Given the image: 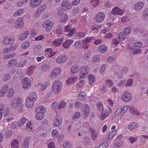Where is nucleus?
<instances>
[{"label":"nucleus","instance_id":"774afa93","mask_svg":"<svg viewBox=\"0 0 148 148\" xmlns=\"http://www.w3.org/2000/svg\"><path fill=\"white\" fill-rule=\"evenodd\" d=\"M91 133L92 139L95 140L97 136V133L93 130Z\"/></svg>","mask_w":148,"mask_h":148},{"label":"nucleus","instance_id":"ea45409f","mask_svg":"<svg viewBox=\"0 0 148 148\" xmlns=\"http://www.w3.org/2000/svg\"><path fill=\"white\" fill-rule=\"evenodd\" d=\"M45 52L47 53V54L49 53L50 56L49 57V58L51 57L56 54L55 52H53V50L51 48H48L46 50Z\"/></svg>","mask_w":148,"mask_h":148},{"label":"nucleus","instance_id":"6ab92c4d","mask_svg":"<svg viewBox=\"0 0 148 148\" xmlns=\"http://www.w3.org/2000/svg\"><path fill=\"white\" fill-rule=\"evenodd\" d=\"M144 4V3L142 2L137 3L134 5V10L136 11H139L141 10L143 7Z\"/></svg>","mask_w":148,"mask_h":148},{"label":"nucleus","instance_id":"ddd939ff","mask_svg":"<svg viewBox=\"0 0 148 148\" xmlns=\"http://www.w3.org/2000/svg\"><path fill=\"white\" fill-rule=\"evenodd\" d=\"M24 25L23 18L21 17L17 19L15 23V26L16 28L19 29L22 28Z\"/></svg>","mask_w":148,"mask_h":148},{"label":"nucleus","instance_id":"473e14b6","mask_svg":"<svg viewBox=\"0 0 148 148\" xmlns=\"http://www.w3.org/2000/svg\"><path fill=\"white\" fill-rule=\"evenodd\" d=\"M142 18L145 20L148 19V8H147L144 10L143 12L142 16Z\"/></svg>","mask_w":148,"mask_h":148},{"label":"nucleus","instance_id":"2f4dec72","mask_svg":"<svg viewBox=\"0 0 148 148\" xmlns=\"http://www.w3.org/2000/svg\"><path fill=\"white\" fill-rule=\"evenodd\" d=\"M27 61L25 60L19 61L17 62L16 67L18 68H21L24 66L26 63Z\"/></svg>","mask_w":148,"mask_h":148},{"label":"nucleus","instance_id":"c85d7f7f","mask_svg":"<svg viewBox=\"0 0 148 148\" xmlns=\"http://www.w3.org/2000/svg\"><path fill=\"white\" fill-rule=\"evenodd\" d=\"M46 111L45 107L42 106H40L37 107L35 110L36 112L45 113Z\"/></svg>","mask_w":148,"mask_h":148},{"label":"nucleus","instance_id":"79ce46f5","mask_svg":"<svg viewBox=\"0 0 148 148\" xmlns=\"http://www.w3.org/2000/svg\"><path fill=\"white\" fill-rule=\"evenodd\" d=\"M27 119L23 117L20 120L19 122L18 125L19 126H23L24 124L27 121Z\"/></svg>","mask_w":148,"mask_h":148},{"label":"nucleus","instance_id":"c03bdc74","mask_svg":"<svg viewBox=\"0 0 148 148\" xmlns=\"http://www.w3.org/2000/svg\"><path fill=\"white\" fill-rule=\"evenodd\" d=\"M46 8V5L45 4H43L41 5L38 8V11L43 13Z\"/></svg>","mask_w":148,"mask_h":148},{"label":"nucleus","instance_id":"13d9d810","mask_svg":"<svg viewBox=\"0 0 148 148\" xmlns=\"http://www.w3.org/2000/svg\"><path fill=\"white\" fill-rule=\"evenodd\" d=\"M116 130H114L111 131L109 134L108 138L109 139H112L113 136L116 134Z\"/></svg>","mask_w":148,"mask_h":148},{"label":"nucleus","instance_id":"f3484780","mask_svg":"<svg viewBox=\"0 0 148 148\" xmlns=\"http://www.w3.org/2000/svg\"><path fill=\"white\" fill-rule=\"evenodd\" d=\"M42 0H31L30 5L33 8H36L38 7L42 2Z\"/></svg>","mask_w":148,"mask_h":148},{"label":"nucleus","instance_id":"0e129e2a","mask_svg":"<svg viewBox=\"0 0 148 148\" xmlns=\"http://www.w3.org/2000/svg\"><path fill=\"white\" fill-rule=\"evenodd\" d=\"M85 82V81L84 79L81 80L77 84L76 86L77 87H79L81 88L82 87Z\"/></svg>","mask_w":148,"mask_h":148},{"label":"nucleus","instance_id":"de8ad7c7","mask_svg":"<svg viewBox=\"0 0 148 148\" xmlns=\"http://www.w3.org/2000/svg\"><path fill=\"white\" fill-rule=\"evenodd\" d=\"M126 35L125 34V33L123 32H121L119 34V38L121 40H124L125 39Z\"/></svg>","mask_w":148,"mask_h":148},{"label":"nucleus","instance_id":"603ef678","mask_svg":"<svg viewBox=\"0 0 148 148\" xmlns=\"http://www.w3.org/2000/svg\"><path fill=\"white\" fill-rule=\"evenodd\" d=\"M76 29L74 27H72L69 32V33L67 35L69 37H71L76 32Z\"/></svg>","mask_w":148,"mask_h":148},{"label":"nucleus","instance_id":"a18cd8bd","mask_svg":"<svg viewBox=\"0 0 148 148\" xmlns=\"http://www.w3.org/2000/svg\"><path fill=\"white\" fill-rule=\"evenodd\" d=\"M14 93V91L12 88H10L8 90L7 95L8 97H11L13 96Z\"/></svg>","mask_w":148,"mask_h":148},{"label":"nucleus","instance_id":"052dcab7","mask_svg":"<svg viewBox=\"0 0 148 148\" xmlns=\"http://www.w3.org/2000/svg\"><path fill=\"white\" fill-rule=\"evenodd\" d=\"M11 77V75L9 74H7L4 75L3 77V81L4 82L6 81L9 80Z\"/></svg>","mask_w":148,"mask_h":148},{"label":"nucleus","instance_id":"f03ea898","mask_svg":"<svg viewBox=\"0 0 148 148\" xmlns=\"http://www.w3.org/2000/svg\"><path fill=\"white\" fill-rule=\"evenodd\" d=\"M62 88V83L59 80H56L53 83L52 90L55 94H58L60 92Z\"/></svg>","mask_w":148,"mask_h":148},{"label":"nucleus","instance_id":"39448f33","mask_svg":"<svg viewBox=\"0 0 148 148\" xmlns=\"http://www.w3.org/2000/svg\"><path fill=\"white\" fill-rule=\"evenodd\" d=\"M142 45L140 42H137L134 43L132 46L131 50L133 51L134 54H136L141 53V50L139 49Z\"/></svg>","mask_w":148,"mask_h":148},{"label":"nucleus","instance_id":"2eb2a0df","mask_svg":"<svg viewBox=\"0 0 148 148\" xmlns=\"http://www.w3.org/2000/svg\"><path fill=\"white\" fill-rule=\"evenodd\" d=\"M105 16V14L103 12H98L96 16V21L99 23L102 22L104 20Z\"/></svg>","mask_w":148,"mask_h":148},{"label":"nucleus","instance_id":"bb28decb","mask_svg":"<svg viewBox=\"0 0 148 148\" xmlns=\"http://www.w3.org/2000/svg\"><path fill=\"white\" fill-rule=\"evenodd\" d=\"M77 79L76 77H70L66 80V84L68 85L72 84L76 82Z\"/></svg>","mask_w":148,"mask_h":148},{"label":"nucleus","instance_id":"7ed1b4c3","mask_svg":"<svg viewBox=\"0 0 148 148\" xmlns=\"http://www.w3.org/2000/svg\"><path fill=\"white\" fill-rule=\"evenodd\" d=\"M17 106L21 107L23 106V100L19 98H12L11 102V107L12 108H15Z\"/></svg>","mask_w":148,"mask_h":148},{"label":"nucleus","instance_id":"423d86ee","mask_svg":"<svg viewBox=\"0 0 148 148\" xmlns=\"http://www.w3.org/2000/svg\"><path fill=\"white\" fill-rule=\"evenodd\" d=\"M61 69L59 67H56L52 70L49 75V77L51 79H54L60 73Z\"/></svg>","mask_w":148,"mask_h":148},{"label":"nucleus","instance_id":"f704fd0d","mask_svg":"<svg viewBox=\"0 0 148 148\" xmlns=\"http://www.w3.org/2000/svg\"><path fill=\"white\" fill-rule=\"evenodd\" d=\"M29 138H26L23 142V147L24 148H28L29 145Z\"/></svg>","mask_w":148,"mask_h":148},{"label":"nucleus","instance_id":"c9c22d12","mask_svg":"<svg viewBox=\"0 0 148 148\" xmlns=\"http://www.w3.org/2000/svg\"><path fill=\"white\" fill-rule=\"evenodd\" d=\"M138 127V124L136 122H132L129 124L128 126V129L131 130L134 129Z\"/></svg>","mask_w":148,"mask_h":148},{"label":"nucleus","instance_id":"e433bc0d","mask_svg":"<svg viewBox=\"0 0 148 148\" xmlns=\"http://www.w3.org/2000/svg\"><path fill=\"white\" fill-rule=\"evenodd\" d=\"M36 113V118L38 120H40L43 118L44 116V113L42 112Z\"/></svg>","mask_w":148,"mask_h":148},{"label":"nucleus","instance_id":"b1692460","mask_svg":"<svg viewBox=\"0 0 148 148\" xmlns=\"http://www.w3.org/2000/svg\"><path fill=\"white\" fill-rule=\"evenodd\" d=\"M29 32L28 31H25V32L18 36V39L20 40H23L29 36Z\"/></svg>","mask_w":148,"mask_h":148},{"label":"nucleus","instance_id":"a19ab883","mask_svg":"<svg viewBox=\"0 0 148 148\" xmlns=\"http://www.w3.org/2000/svg\"><path fill=\"white\" fill-rule=\"evenodd\" d=\"M24 10L22 9H21L16 11L14 14L15 16H19L22 14L24 12Z\"/></svg>","mask_w":148,"mask_h":148},{"label":"nucleus","instance_id":"4d7b16f0","mask_svg":"<svg viewBox=\"0 0 148 148\" xmlns=\"http://www.w3.org/2000/svg\"><path fill=\"white\" fill-rule=\"evenodd\" d=\"M131 31V27H127L124 29L123 32L126 36H127L129 34Z\"/></svg>","mask_w":148,"mask_h":148},{"label":"nucleus","instance_id":"09e8293b","mask_svg":"<svg viewBox=\"0 0 148 148\" xmlns=\"http://www.w3.org/2000/svg\"><path fill=\"white\" fill-rule=\"evenodd\" d=\"M68 19V16L65 14H63V15L60 18V21L62 23H64L67 21Z\"/></svg>","mask_w":148,"mask_h":148},{"label":"nucleus","instance_id":"a878e982","mask_svg":"<svg viewBox=\"0 0 148 148\" xmlns=\"http://www.w3.org/2000/svg\"><path fill=\"white\" fill-rule=\"evenodd\" d=\"M98 50L100 53H104L107 50V46L105 45H101L98 47Z\"/></svg>","mask_w":148,"mask_h":148},{"label":"nucleus","instance_id":"3c124183","mask_svg":"<svg viewBox=\"0 0 148 148\" xmlns=\"http://www.w3.org/2000/svg\"><path fill=\"white\" fill-rule=\"evenodd\" d=\"M30 45L29 42L27 41L24 42L21 45V47L22 48L24 49L27 48Z\"/></svg>","mask_w":148,"mask_h":148},{"label":"nucleus","instance_id":"9d476101","mask_svg":"<svg viewBox=\"0 0 148 148\" xmlns=\"http://www.w3.org/2000/svg\"><path fill=\"white\" fill-rule=\"evenodd\" d=\"M22 84L24 88L28 89L31 85V82L28 77H26L22 80Z\"/></svg>","mask_w":148,"mask_h":148},{"label":"nucleus","instance_id":"69168bd1","mask_svg":"<svg viewBox=\"0 0 148 148\" xmlns=\"http://www.w3.org/2000/svg\"><path fill=\"white\" fill-rule=\"evenodd\" d=\"M79 95V97L82 99L85 98L87 96L86 93L84 92H80Z\"/></svg>","mask_w":148,"mask_h":148},{"label":"nucleus","instance_id":"e2e57ef3","mask_svg":"<svg viewBox=\"0 0 148 148\" xmlns=\"http://www.w3.org/2000/svg\"><path fill=\"white\" fill-rule=\"evenodd\" d=\"M133 80L132 79H130L127 81L125 84V86L126 87H129L132 84Z\"/></svg>","mask_w":148,"mask_h":148},{"label":"nucleus","instance_id":"4468645a","mask_svg":"<svg viewBox=\"0 0 148 148\" xmlns=\"http://www.w3.org/2000/svg\"><path fill=\"white\" fill-rule=\"evenodd\" d=\"M132 98L131 95L128 92L124 93L122 96V99L124 102H128L130 101Z\"/></svg>","mask_w":148,"mask_h":148},{"label":"nucleus","instance_id":"37998d69","mask_svg":"<svg viewBox=\"0 0 148 148\" xmlns=\"http://www.w3.org/2000/svg\"><path fill=\"white\" fill-rule=\"evenodd\" d=\"M88 78L89 79V84L91 85L93 84L95 80L94 76L92 75H90L88 77Z\"/></svg>","mask_w":148,"mask_h":148},{"label":"nucleus","instance_id":"5fc2aeb1","mask_svg":"<svg viewBox=\"0 0 148 148\" xmlns=\"http://www.w3.org/2000/svg\"><path fill=\"white\" fill-rule=\"evenodd\" d=\"M106 66V64H103L101 66L100 70V73L101 74L103 75L104 74Z\"/></svg>","mask_w":148,"mask_h":148},{"label":"nucleus","instance_id":"412c9836","mask_svg":"<svg viewBox=\"0 0 148 148\" xmlns=\"http://www.w3.org/2000/svg\"><path fill=\"white\" fill-rule=\"evenodd\" d=\"M83 111L85 116H87L90 113V108L88 105L85 104L83 105Z\"/></svg>","mask_w":148,"mask_h":148},{"label":"nucleus","instance_id":"4c0bfd02","mask_svg":"<svg viewBox=\"0 0 148 148\" xmlns=\"http://www.w3.org/2000/svg\"><path fill=\"white\" fill-rule=\"evenodd\" d=\"M94 39V37L93 36L87 37L82 40V43H89L91 41Z\"/></svg>","mask_w":148,"mask_h":148},{"label":"nucleus","instance_id":"20e7f679","mask_svg":"<svg viewBox=\"0 0 148 148\" xmlns=\"http://www.w3.org/2000/svg\"><path fill=\"white\" fill-rule=\"evenodd\" d=\"M108 109L102 111L100 115V118L101 121H103L109 115V114L112 112V109L109 106L107 107Z\"/></svg>","mask_w":148,"mask_h":148},{"label":"nucleus","instance_id":"393cba45","mask_svg":"<svg viewBox=\"0 0 148 148\" xmlns=\"http://www.w3.org/2000/svg\"><path fill=\"white\" fill-rule=\"evenodd\" d=\"M63 41L61 39L55 40L51 43L52 46L57 47L60 45L62 43Z\"/></svg>","mask_w":148,"mask_h":148},{"label":"nucleus","instance_id":"8fccbe9b","mask_svg":"<svg viewBox=\"0 0 148 148\" xmlns=\"http://www.w3.org/2000/svg\"><path fill=\"white\" fill-rule=\"evenodd\" d=\"M71 72L74 74L77 73L79 70V67L78 66H72L71 69Z\"/></svg>","mask_w":148,"mask_h":148},{"label":"nucleus","instance_id":"6e6d98bb","mask_svg":"<svg viewBox=\"0 0 148 148\" xmlns=\"http://www.w3.org/2000/svg\"><path fill=\"white\" fill-rule=\"evenodd\" d=\"M138 138V137L137 136L136 137L131 136L128 139L129 140V141L131 143L133 144L136 142Z\"/></svg>","mask_w":148,"mask_h":148},{"label":"nucleus","instance_id":"6e6552de","mask_svg":"<svg viewBox=\"0 0 148 148\" xmlns=\"http://www.w3.org/2000/svg\"><path fill=\"white\" fill-rule=\"evenodd\" d=\"M2 43L4 45H11L14 41V38L13 37L5 36L3 37Z\"/></svg>","mask_w":148,"mask_h":148},{"label":"nucleus","instance_id":"f257e3e1","mask_svg":"<svg viewBox=\"0 0 148 148\" xmlns=\"http://www.w3.org/2000/svg\"><path fill=\"white\" fill-rule=\"evenodd\" d=\"M38 96L37 94L35 92L31 93L27 98L25 102V106L27 108H30L33 106L34 102L37 99Z\"/></svg>","mask_w":148,"mask_h":148},{"label":"nucleus","instance_id":"c756f323","mask_svg":"<svg viewBox=\"0 0 148 148\" xmlns=\"http://www.w3.org/2000/svg\"><path fill=\"white\" fill-rule=\"evenodd\" d=\"M36 68V66L35 65H32L29 67L27 71V73L28 75H31L34 72V70Z\"/></svg>","mask_w":148,"mask_h":148},{"label":"nucleus","instance_id":"680f3d73","mask_svg":"<svg viewBox=\"0 0 148 148\" xmlns=\"http://www.w3.org/2000/svg\"><path fill=\"white\" fill-rule=\"evenodd\" d=\"M90 2L93 6L96 7L99 4V0H91Z\"/></svg>","mask_w":148,"mask_h":148},{"label":"nucleus","instance_id":"5701e85b","mask_svg":"<svg viewBox=\"0 0 148 148\" xmlns=\"http://www.w3.org/2000/svg\"><path fill=\"white\" fill-rule=\"evenodd\" d=\"M51 65L48 64L44 63L41 66V70L44 71L46 72L51 69Z\"/></svg>","mask_w":148,"mask_h":148},{"label":"nucleus","instance_id":"a211bd4d","mask_svg":"<svg viewBox=\"0 0 148 148\" xmlns=\"http://www.w3.org/2000/svg\"><path fill=\"white\" fill-rule=\"evenodd\" d=\"M56 60L58 63L60 64L65 62L67 60V58L65 55H60L57 57Z\"/></svg>","mask_w":148,"mask_h":148},{"label":"nucleus","instance_id":"49530a36","mask_svg":"<svg viewBox=\"0 0 148 148\" xmlns=\"http://www.w3.org/2000/svg\"><path fill=\"white\" fill-rule=\"evenodd\" d=\"M97 106L99 110L101 111L104 110L103 105L101 102H98L97 104Z\"/></svg>","mask_w":148,"mask_h":148},{"label":"nucleus","instance_id":"f8f14e48","mask_svg":"<svg viewBox=\"0 0 148 148\" xmlns=\"http://www.w3.org/2000/svg\"><path fill=\"white\" fill-rule=\"evenodd\" d=\"M53 25L52 22L49 20L45 21L42 24L43 27L46 28V30L47 32H49L51 29Z\"/></svg>","mask_w":148,"mask_h":148},{"label":"nucleus","instance_id":"72a5a7b5","mask_svg":"<svg viewBox=\"0 0 148 148\" xmlns=\"http://www.w3.org/2000/svg\"><path fill=\"white\" fill-rule=\"evenodd\" d=\"M18 141L16 139L13 140L11 143V148H18Z\"/></svg>","mask_w":148,"mask_h":148},{"label":"nucleus","instance_id":"aec40b11","mask_svg":"<svg viewBox=\"0 0 148 148\" xmlns=\"http://www.w3.org/2000/svg\"><path fill=\"white\" fill-rule=\"evenodd\" d=\"M62 122V118L59 115L57 116L56 118L54 120L53 125L55 127H58L60 126Z\"/></svg>","mask_w":148,"mask_h":148},{"label":"nucleus","instance_id":"bf43d9fd","mask_svg":"<svg viewBox=\"0 0 148 148\" xmlns=\"http://www.w3.org/2000/svg\"><path fill=\"white\" fill-rule=\"evenodd\" d=\"M71 146L70 143L68 141H65L63 144V147L65 148H70Z\"/></svg>","mask_w":148,"mask_h":148},{"label":"nucleus","instance_id":"864d4df0","mask_svg":"<svg viewBox=\"0 0 148 148\" xmlns=\"http://www.w3.org/2000/svg\"><path fill=\"white\" fill-rule=\"evenodd\" d=\"M90 139L87 137H85L83 140V143L86 145H88L90 144Z\"/></svg>","mask_w":148,"mask_h":148},{"label":"nucleus","instance_id":"338daca9","mask_svg":"<svg viewBox=\"0 0 148 148\" xmlns=\"http://www.w3.org/2000/svg\"><path fill=\"white\" fill-rule=\"evenodd\" d=\"M52 134L54 138H57L58 137L59 133L56 130H53L52 131Z\"/></svg>","mask_w":148,"mask_h":148},{"label":"nucleus","instance_id":"7c9ffc66","mask_svg":"<svg viewBox=\"0 0 148 148\" xmlns=\"http://www.w3.org/2000/svg\"><path fill=\"white\" fill-rule=\"evenodd\" d=\"M48 86L46 83H42L39 84L38 85V87L40 88L42 90H44Z\"/></svg>","mask_w":148,"mask_h":148},{"label":"nucleus","instance_id":"1a4fd4ad","mask_svg":"<svg viewBox=\"0 0 148 148\" xmlns=\"http://www.w3.org/2000/svg\"><path fill=\"white\" fill-rule=\"evenodd\" d=\"M3 113L5 117L9 114V111L7 107H4L3 104H0V120L1 119Z\"/></svg>","mask_w":148,"mask_h":148},{"label":"nucleus","instance_id":"dca6fc26","mask_svg":"<svg viewBox=\"0 0 148 148\" xmlns=\"http://www.w3.org/2000/svg\"><path fill=\"white\" fill-rule=\"evenodd\" d=\"M112 14L114 15H121L124 12V10L120 8L116 7L114 8L111 11Z\"/></svg>","mask_w":148,"mask_h":148},{"label":"nucleus","instance_id":"9b49d317","mask_svg":"<svg viewBox=\"0 0 148 148\" xmlns=\"http://www.w3.org/2000/svg\"><path fill=\"white\" fill-rule=\"evenodd\" d=\"M80 73L79 76L80 78H83L84 76L88 73L89 71V67L87 66H83L80 69Z\"/></svg>","mask_w":148,"mask_h":148},{"label":"nucleus","instance_id":"cd10ccee","mask_svg":"<svg viewBox=\"0 0 148 148\" xmlns=\"http://www.w3.org/2000/svg\"><path fill=\"white\" fill-rule=\"evenodd\" d=\"M17 60L15 59H13L10 60L8 62L7 66L8 67L11 66H14L16 65Z\"/></svg>","mask_w":148,"mask_h":148},{"label":"nucleus","instance_id":"0eeeda50","mask_svg":"<svg viewBox=\"0 0 148 148\" xmlns=\"http://www.w3.org/2000/svg\"><path fill=\"white\" fill-rule=\"evenodd\" d=\"M61 7L64 11H66L71 9V4L68 1L63 0L61 4Z\"/></svg>","mask_w":148,"mask_h":148},{"label":"nucleus","instance_id":"4be33fe9","mask_svg":"<svg viewBox=\"0 0 148 148\" xmlns=\"http://www.w3.org/2000/svg\"><path fill=\"white\" fill-rule=\"evenodd\" d=\"M74 42L73 39H69L64 42L62 46L65 49H67Z\"/></svg>","mask_w":148,"mask_h":148},{"label":"nucleus","instance_id":"58836bf2","mask_svg":"<svg viewBox=\"0 0 148 148\" xmlns=\"http://www.w3.org/2000/svg\"><path fill=\"white\" fill-rule=\"evenodd\" d=\"M66 105L65 102L64 101H61L58 103L57 108L59 109H61L64 108Z\"/></svg>","mask_w":148,"mask_h":148}]
</instances>
